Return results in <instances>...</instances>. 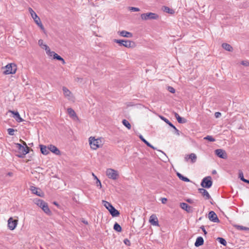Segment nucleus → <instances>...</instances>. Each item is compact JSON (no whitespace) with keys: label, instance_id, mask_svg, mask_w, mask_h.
Returning a JSON list of instances; mask_svg holds the SVG:
<instances>
[{"label":"nucleus","instance_id":"61","mask_svg":"<svg viewBox=\"0 0 249 249\" xmlns=\"http://www.w3.org/2000/svg\"><path fill=\"white\" fill-rule=\"evenodd\" d=\"M213 174H215L216 173V171H213Z\"/></svg>","mask_w":249,"mask_h":249},{"label":"nucleus","instance_id":"40","mask_svg":"<svg viewBox=\"0 0 249 249\" xmlns=\"http://www.w3.org/2000/svg\"><path fill=\"white\" fill-rule=\"evenodd\" d=\"M178 122L179 123L183 124L186 123V120L181 117H179L178 119Z\"/></svg>","mask_w":249,"mask_h":249},{"label":"nucleus","instance_id":"30","mask_svg":"<svg viewBox=\"0 0 249 249\" xmlns=\"http://www.w3.org/2000/svg\"><path fill=\"white\" fill-rule=\"evenodd\" d=\"M67 112L70 116L72 117H76V113L71 108H68L67 109Z\"/></svg>","mask_w":249,"mask_h":249},{"label":"nucleus","instance_id":"44","mask_svg":"<svg viewBox=\"0 0 249 249\" xmlns=\"http://www.w3.org/2000/svg\"><path fill=\"white\" fill-rule=\"evenodd\" d=\"M168 90L172 93L175 92V89L173 87L170 86L168 87Z\"/></svg>","mask_w":249,"mask_h":249},{"label":"nucleus","instance_id":"6","mask_svg":"<svg viewBox=\"0 0 249 249\" xmlns=\"http://www.w3.org/2000/svg\"><path fill=\"white\" fill-rule=\"evenodd\" d=\"M5 70L3 71L5 74H14L16 73L17 67V65L14 63H10L3 68Z\"/></svg>","mask_w":249,"mask_h":249},{"label":"nucleus","instance_id":"11","mask_svg":"<svg viewBox=\"0 0 249 249\" xmlns=\"http://www.w3.org/2000/svg\"><path fill=\"white\" fill-rule=\"evenodd\" d=\"M215 154L219 158L226 159L227 158V154L224 150L218 149L215 150Z\"/></svg>","mask_w":249,"mask_h":249},{"label":"nucleus","instance_id":"42","mask_svg":"<svg viewBox=\"0 0 249 249\" xmlns=\"http://www.w3.org/2000/svg\"><path fill=\"white\" fill-rule=\"evenodd\" d=\"M239 178H240L241 180H242L244 182V180H246V179H245L244 178V176H243V173L242 171H239Z\"/></svg>","mask_w":249,"mask_h":249},{"label":"nucleus","instance_id":"62","mask_svg":"<svg viewBox=\"0 0 249 249\" xmlns=\"http://www.w3.org/2000/svg\"><path fill=\"white\" fill-rule=\"evenodd\" d=\"M131 106V104H128L127 105V106Z\"/></svg>","mask_w":249,"mask_h":249},{"label":"nucleus","instance_id":"28","mask_svg":"<svg viewBox=\"0 0 249 249\" xmlns=\"http://www.w3.org/2000/svg\"><path fill=\"white\" fill-rule=\"evenodd\" d=\"M139 137L141 139V140L143 142H144L148 146L152 148L153 149H155V148L153 146H152L149 142H148L147 141H146L142 135H140Z\"/></svg>","mask_w":249,"mask_h":249},{"label":"nucleus","instance_id":"25","mask_svg":"<svg viewBox=\"0 0 249 249\" xmlns=\"http://www.w3.org/2000/svg\"><path fill=\"white\" fill-rule=\"evenodd\" d=\"M40 150L41 153L44 155H47L49 153V149H48V147H47L46 146L43 145H40Z\"/></svg>","mask_w":249,"mask_h":249},{"label":"nucleus","instance_id":"26","mask_svg":"<svg viewBox=\"0 0 249 249\" xmlns=\"http://www.w3.org/2000/svg\"><path fill=\"white\" fill-rule=\"evenodd\" d=\"M162 10L164 12L171 14H173L175 13V11L173 9H170L169 7L165 6L162 7Z\"/></svg>","mask_w":249,"mask_h":249},{"label":"nucleus","instance_id":"38","mask_svg":"<svg viewBox=\"0 0 249 249\" xmlns=\"http://www.w3.org/2000/svg\"><path fill=\"white\" fill-rule=\"evenodd\" d=\"M204 139L208 140L210 142H214L215 141V139L213 138V137L211 136H207L206 137H205L204 138Z\"/></svg>","mask_w":249,"mask_h":249},{"label":"nucleus","instance_id":"48","mask_svg":"<svg viewBox=\"0 0 249 249\" xmlns=\"http://www.w3.org/2000/svg\"><path fill=\"white\" fill-rule=\"evenodd\" d=\"M37 25L40 28V29L42 30V31H44V26H43L41 22L40 21L39 22V23L38 24H37Z\"/></svg>","mask_w":249,"mask_h":249},{"label":"nucleus","instance_id":"16","mask_svg":"<svg viewBox=\"0 0 249 249\" xmlns=\"http://www.w3.org/2000/svg\"><path fill=\"white\" fill-rule=\"evenodd\" d=\"M149 222L153 226H159V222L157 217L155 214H152L150 217Z\"/></svg>","mask_w":249,"mask_h":249},{"label":"nucleus","instance_id":"8","mask_svg":"<svg viewBox=\"0 0 249 249\" xmlns=\"http://www.w3.org/2000/svg\"><path fill=\"white\" fill-rule=\"evenodd\" d=\"M62 91L65 98L70 101L74 102L75 97L73 94L67 87L63 86Z\"/></svg>","mask_w":249,"mask_h":249},{"label":"nucleus","instance_id":"58","mask_svg":"<svg viewBox=\"0 0 249 249\" xmlns=\"http://www.w3.org/2000/svg\"><path fill=\"white\" fill-rule=\"evenodd\" d=\"M61 61H62V63L63 64H65V61L64 60V59L63 58V60H60Z\"/></svg>","mask_w":249,"mask_h":249},{"label":"nucleus","instance_id":"37","mask_svg":"<svg viewBox=\"0 0 249 249\" xmlns=\"http://www.w3.org/2000/svg\"><path fill=\"white\" fill-rule=\"evenodd\" d=\"M217 240L222 245H223L224 246L226 245L227 242L224 238H221V237H218L217 238Z\"/></svg>","mask_w":249,"mask_h":249},{"label":"nucleus","instance_id":"33","mask_svg":"<svg viewBox=\"0 0 249 249\" xmlns=\"http://www.w3.org/2000/svg\"><path fill=\"white\" fill-rule=\"evenodd\" d=\"M45 50L46 51V53L50 56H53V57L54 54L55 53V52H54L53 51H51L48 46L47 47V48L45 49Z\"/></svg>","mask_w":249,"mask_h":249},{"label":"nucleus","instance_id":"18","mask_svg":"<svg viewBox=\"0 0 249 249\" xmlns=\"http://www.w3.org/2000/svg\"><path fill=\"white\" fill-rule=\"evenodd\" d=\"M199 192L202 194L205 199H209L211 198V196L207 190L203 188H200L198 189Z\"/></svg>","mask_w":249,"mask_h":249},{"label":"nucleus","instance_id":"17","mask_svg":"<svg viewBox=\"0 0 249 249\" xmlns=\"http://www.w3.org/2000/svg\"><path fill=\"white\" fill-rule=\"evenodd\" d=\"M118 34L121 36L131 38L133 36L131 33L123 30L118 32Z\"/></svg>","mask_w":249,"mask_h":249},{"label":"nucleus","instance_id":"31","mask_svg":"<svg viewBox=\"0 0 249 249\" xmlns=\"http://www.w3.org/2000/svg\"><path fill=\"white\" fill-rule=\"evenodd\" d=\"M38 45L43 49L47 48L48 46L46 44H44L43 40L42 39H39L38 40Z\"/></svg>","mask_w":249,"mask_h":249},{"label":"nucleus","instance_id":"41","mask_svg":"<svg viewBox=\"0 0 249 249\" xmlns=\"http://www.w3.org/2000/svg\"><path fill=\"white\" fill-rule=\"evenodd\" d=\"M8 134L10 135L13 136L14 135V132L15 131V130L12 128H9L7 130Z\"/></svg>","mask_w":249,"mask_h":249},{"label":"nucleus","instance_id":"54","mask_svg":"<svg viewBox=\"0 0 249 249\" xmlns=\"http://www.w3.org/2000/svg\"><path fill=\"white\" fill-rule=\"evenodd\" d=\"M175 116L177 119H178L180 117L177 113H175Z\"/></svg>","mask_w":249,"mask_h":249},{"label":"nucleus","instance_id":"24","mask_svg":"<svg viewBox=\"0 0 249 249\" xmlns=\"http://www.w3.org/2000/svg\"><path fill=\"white\" fill-rule=\"evenodd\" d=\"M204 243V240L202 237H198L196 238V241L195 243V245L196 247H199L201 246Z\"/></svg>","mask_w":249,"mask_h":249},{"label":"nucleus","instance_id":"35","mask_svg":"<svg viewBox=\"0 0 249 249\" xmlns=\"http://www.w3.org/2000/svg\"><path fill=\"white\" fill-rule=\"evenodd\" d=\"M113 228L116 231H117L118 232H121L122 231L121 227L117 223H115V224L114 225Z\"/></svg>","mask_w":249,"mask_h":249},{"label":"nucleus","instance_id":"49","mask_svg":"<svg viewBox=\"0 0 249 249\" xmlns=\"http://www.w3.org/2000/svg\"><path fill=\"white\" fill-rule=\"evenodd\" d=\"M214 115H215V118H218L221 116V113H220L219 112H217L215 113Z\"/></svg>","mask_w":249,"mask_h":249},{"label":"nucleus","instance_id":"21","mask_svg":"<svg viewBox=\"0 0 249 249\" xmlns=\"http://www.w3.org/2000/svg\"><path fill=\"white\" fill-rule=\"evenodd\" d=\"M9 112L14 115L13 117L18 122H21L23 121V120L20 117L18 112H15L11 110H10Z\"/></svg>","mask_w":249,"mask_h":249},{"label":"nucleus","instance_id":"52","mask_svg":"<svg viewBox=\"0 0 249 249\" xmlns=\"http://www.w3.org/2000/svg\"><path fill=\"white\" fill-rule=\"evenodd\" d=\"M82 78H79V77H77L76 79H75V81H77V82H79V81H82Z\"/></svg>","mask_w":249,"mask_h":249},{"label":"nucleus","instance_id":"5","mask_svg":"<svg viewBox=\"0 0 249 249\" xmlns=\"http://www.w3.org/2000/svg\"><path fill=\"white\" fill-rule=\"evenodd\" d=\"M103 204H104V206L108 210L112 216H118L119 215L120 213L119 211L115 209V208L110 203L103 200Z\"/></svg>","mask_w":249,"mask_h":249},{"label":"nucleus","instance_id":"10","mask_svg":"<svg viewBox=\"0 0 249 249\" xmlns=\"http://www.w3.org/2000/svg\"><path fill=\"white\" fill-rule=\"evenodd\" d=\"M213 182L211 177L208 176L204 178L201 183V185L203 188H209L212 185Z\"/></svg>","mask_w":249,"mask_h":249},{"label":"nucleus","instance_id":"15","mask_svg":"<svg viewBox=\"0 0 249 249\" xmlns=\"http://www.w3.org/2000/svg\"><path fill=\"white\" fill-rule=\"evenodd\" d=\"M208 217L210 220L213 222H218L219 219L217 217V215L216 213L213 212L211 211L208 214Z\"/></svg>","mask_w":249,"mask_h":249},{"label":"nucleus","instance_id":"50","mask_svg":"<svg viewBox=\"0 0 249 249\" xmlns=\"http://www.w3.org/2000/svg\"><path fill=\"white\" fill-rule=\"evenodd\" d=\"M161 201L162 204H165L167 201V199L166 198H161Z\"/></svg>","mask_w":249,"mask_h":249},{"label":"nucleus","instance_id":"27","mask_svg":"<svg viewBox=\"0 0 249 249\" xmlns=\"http://www.w3.org/2000/svg\"><path fill=\"white\" fill-rule=\"evenodd\" d=\"M222 47L223 48H224L226 51H229V52H232V47L229 44L227 43H223L222 44Z\"/></svg>","mask_w":249,"mask_h":249},{"label":"nucleus","instance_id":"43","mask_svg":"<svg viewBox=\"0 0 249 249\" xmlns=\"http://www.w3.org/2000/svg\"><path fill=\"white\" fill-rule=\"evenodd\" d=\"M53 58L54 59H56L58 60H60H60H63V58L61 57L60 56L58 55L56 53L54 54Z\"/></svg>","mask_w":249,"mask_h":249},{"label":"nucleus","instance_id":"46","mask_svg":"<svg viewBox=\"0 0 249 249\" xmlns=\"http://www.w3.org/2000/svg\"><path fill=\"white\" fill-rule=\"evenodd\" d=\"M124 243L127 245V246H130V241L127 239H125L124 241Z\"/></svg>","mask_w":249,"mask_h":249},{"label":"nucleus","instance_id":"4","mask_svg":"<svg viewBox=\"0 0 249 249\" xmlns=\"http://www.w3.org/2000/svg\"><path fill=\"white\" fill-rule=\"evenodd\" d=\"M113 41L127 48H132L136 46L134 42L128 40H120L115 39L113 40Z\"/></svg>","mask_w":249,"mask_h":249},{"label":"nucleus","instance_id":"1","mask_svg":"<svg viewBox=\"0 0 249 249\" xmlns=\"http://www.w3.org/2000/svg\"><path fill=\"white\" fill-rule=\"evenodd\" d=\"M89 143L92 149L96 150L99 148L102 147L104 142L102 139L101 138L95 139L94 137H90L89 138Z\"/></svg>","mask_w":249,"mask_h":249},{"label":"nucleus","instance_id":"9","mask_svg":"<svg viewBox=\"0 0 249 249\" xmlns=\"http://www.w3.org/2000/svg\"><path fill=\"white\" fill-rule=\"evenodd\" d=\"M106 174L108 178L113 180L116 179L119 176L117 171L111 168H109L107 170Z\"/></svg>","mask_w":249,"mask_h":249},{"label":"nucleus","instance_id":"3","mask_svg":"<svg viewBox=\"0 0 249 249\" xmlns=\"http://www.w3.org/2000/svg\"><path fill=\"white\" fill-rule=\"evenodd\" d=\"M24 143L25 145V147L19 143L16 144V147L18 153L17 156L18 157L23 158L29 152V147L26 145L25 142H24Z\"/></svg>","mask_w":249,"mask_h":249},{"label":"nucleus","instance_id":"60","mask_svg":"<svg viewBox=\"0 0 249 249\" xmlns=\"http://www.w3.org/2000/svg\"><path fill=\"white\" fill-rule=\"evenodd\" d=\"M82 221H83V222L84 223H85V224H88V222H87V221H85V220H83Z\"/></svg>","mask_w":249,"mask_h":249},{"label":"nucleus","instance_id":"45","mask_svg":"<svg viewBox=\"0 0 249 249\" xmlns=\"http://www.w3.org/2000/svg\"><path fill=\"white\" fill-rule=\"evenodd\" d=\"M241 64L245 66L248 67L249 66V62L248 61H242L241 62Z\"/></svg>","mask_w":249,"mask_h":249},{"label":"nucleus","instance_id":"20","mask_svg":"<svg viewBox=\"0 0 249 249\" xmlns=\"http://www.w3.org/2000/svg\"><path fill=\"white\" fill-rule=\"evenodd\" d=\"M180 207L188 213L192 212V207L185 203H180Z\"/></svg>","mask_w":249,"mask_h":249},{"label":"nucleus","instance_id":"13","mask_svg":"<svg viewBox=\"0 0 249 249\" xmlns=\"http://www.w3.org/2000/svg\"><path fill=\"white\" fill-rule=\"evenodd\" d=\"M18 224V220H14L12 217H10L8 220V226L11 230H14Z\"/></svg>","mask_w":249,"mask_h":249},{"label":"nucleus","instance_id":"14","mask_svg":"<svg viewBox=\"0 0 249 249\" xmlns=\"http://www.w3.org/2000/svg\"><path fill=\"white\" fill-rule=\"evenodd\" d=\"M197 157L194 153H191L190 155H186L185 158V160L188 161L189 160H191V162L192 163H195Z\"/></svg>","mask_w":249,"mask_h":249},{"label":"nucleus","instance_id":"34","mask_svg":"<svg viewBox=\"0 0 249 249\" xmlns=\"http://www.w3.org/2000/svg\"><path fill=\"white\" fill-rule=\"evenodd\" d=\"M45 50L46 51V53L50 56H53V57L54 54L55 53V52H54L53 51H51L48 46L47 47V48L45 49Z\"/></svg>","mask_w":249,"mask_h":249},{"label":"nucleus","instance_id":"12","mask_svg":"<svg viewBox=\"0 0 249 249\" xmlns=\"http://www.w3.org/2000/svg\"><path fill=\"white\" fill-rule=\"evenodd\" d=\"M29 12H30L32 18L34 19V21L37 24L41 21L40 18L37 16L35 12L31 8H29Z\"/></svg>","mask_w":249,"mask_h":249},{"label":"nucleus","instance_id":"53","mask_svg":"<svg viewBox=\"0 0 249 249\" xmlns=\"http://www.w3.org/2000/svg\"><path fill=\"white\" fill-rule=\"evenodd\" d=\"M238 228L240 229H241V230H246L247 229L246 227H243L242 226H238Z\"/></svg>","mask_w":249,"mask_h":249},{"label":"nucleus","instance_id":"47","mask_svg":"<svg viewBox=\"0 0 249 249\" xmlns=\"http://www.w3.org/2000/svg\"><path fill=\"white\" fill-rule=\"evenodd\" d=\"M96 186L97 187H99L100 188H101L102 184H101V181H100V180L99 179L96 180Z\"/></svg>","mask_w":249,"mask_h":249},{"label":"nucleus","instance_id":"29","mask_svg":"<svg viewBox=\"0 0 249 249\" xmlns=\"http://www.w3.org/2000/svg\"><path fill=\"white\" fill-rule=\"evenodd\" d=\"M177 174L178 177L181 180H183L184 181H185V182H189L190 181V179L189 178H188L186 177H185L183 176L181 174H180L179 173H177Z\"/></svg>","mask_w":249,"mask_h":249},{"label":"nucleus","instance_id":"19","mask_svg":"<svg viewBox=\"0 0 249 249\" xmlns=\"http://www.w3.org/2000/svg\"><path fill=\"white\" fill-rule=\"evenodd\" d=\"M48 149H49V151H51L56 155H58L60 154L59 150L53 145H49L48 146Z\"/></svg>","mask_w":249,"mask_h":249},{"label":"nucleus","instance_id":"51","mask_svg":"<svg viewBox=\"0 0 249 249\" xmlns=\"http://www.w3.org/2000/svg\"><path fill=\"white\" fill-rule=\"evenodd\" d=\"M200 228L202 229V230L204 232V234H207V231H206L205 228H204V227L203 226H202Z\"/></svg>","mask_w":249,"mask_h":249},{"label":"nucleus","instance_id":"59","mask_svg":"<svg viewBox=\"0 0 249 249\" xmlns=\"http://www.w3.org/2000/svg\"><path fill=\"white\" fill-rule=\"evenodd\" d=\"M244 182L249 184V180H247L246 179V180H244Z\"/></svg>","mask_w":249,"mask_h":249},{"label":"nucleus","instance_id":"32","mask_svg":"<svg viewBox=\"0 0 249 249\" xmlns=\"http://www.w3.org/2000/svg\"><path fill=\"white\" fill-rule=\"evenodd\" d=\"M45 50L46 51V53L50 56H53V57L54 54L55 53V52H54L53 51H51L48 46L47 47V48L45 49Z\"/></svg>","mask_w":249,"mask_h":249},{"label":"nucleus","instance_id":"2","mask_svg":"<svg viewBox=\"0 0 249 249\" xmlns=\"http://www.w3.org/2000/svg\"><path fill=\"white\" fill-rule=\"evenodd\" d=\"M34 202L36 205L41 208L46 214L48 215L51 214V211L49 208L47 203L44 201L40 199H35Z\"/></svg>","mask_w":249,"mask_h":249},{"label":"nucleus","instance_id":"22","mask_svg":"<svg viewBox=\"0 0 249 249\" xmlns=\"http://www.w3.org/2000/svg\"><path fill=\"white\" fill-rule=\"evenodd\" d=\"M31 190L32 191L33 193L36 194V195L39 196H43V193L41 191V190L38 189L36 187L32 186Z\"/></svg>","mask_w":249,"mask_h":249},{"label":"nucleus","instance_id":"57","mask_svg":"<svg viewBox=\"0 0 249 249\" xmlns=\"http://www.w3.org/2000/svg\"><path fill=\"white\" fill-rule=\"evenodd\" d=\"M7 175L9 176H13V173L12 172H9L7 174Z\"/></svg>","mask_w":249,"mask_h":249},{"label":"nucleus","instance_id":"36","mask_svg":"<svg viewBox=\"0 0 249 249\" xmlns=\"http://www.w3.org/2000/svg\"><path fill=\"white\" fill-rule=\"evenodd\" d=\"M123 124L126 126L128 129H130L131 128V124H130L126 120H123L122 121Z\"/></svg>","mask_w":249,"mask_h":249},{"label":"nucleus","instance_id":"7","mask_svg":"<svg viewBox=\"0 0 249 249\" xmlns=\"http://www.w3.org/2000/svg\"><path fill=\"white\" fill-rule=\"evenodd\" d=\"M159 15L156 13L148 12L141 14V18L142 20H153L159 18Z\"/></svg>","mask_w":249,"mask_h":249},{"label":"nucleus","instance_id":"55","mask_svg":"<svg viewBox=\"0 0 249 249\" xmlns=\"http://www.w3.org/2000/svg\"><path fill=\"white\" fill-rule=\"evenodd\" d=\"M92 175L93 176V177H94V179L97 180L98 179V178H97V177L94 174V173H92Z\"/></svg>","mask_w":249,"mask_h":249},{"label":"nucleus","instance_id":"56","mask_svg":"<svg viewBox=\"0 0 249 249\" xmlns=\"http://www.w3.org/2000/svg\"><path fill=\"white\" fill-rule=\"evenodd\" d=\"M187 201L190 203H192L193 202V200L191 199H187Z\"/></svg>","mask_w":249,"mask_h":249},{"label":"nucleus","instance_id":"23","mask_svg":"<svg viewBox=\"0 0 249 249\" xmlns=\"http://www.w3.org/2000/svg\"><path fill=\"white\" fill-rule=\"evenodd\" d=\"M160 119L161 120H162L163 121H164L166 123H167L168 124H169L170 126H171L172 127H173L176 131V132H177V134L178 135H179V133H178V130L177 129V128L172 124L171 123L169 120L168 119H167L166 118H164V117L162 116H160Z\"/></svg>","mask_w":249,"mask_h":249},{"label":"nucleus","instance_id":"39","mask_svg":"<svg viewBox=\"0 0 249 249\" xmlns=\"http://www.w3.org/2000/svg\"><path fill=\"white\" fill-rule=\"evenodd\" d=\"M128 9L130 11H134V12H139L140 11V9L137 7H128Z\"/></svg>","mask_w":249,"mask_h":249}]
</instances>
